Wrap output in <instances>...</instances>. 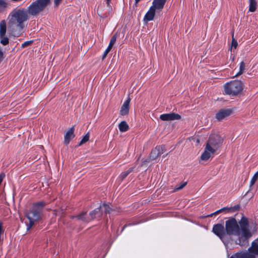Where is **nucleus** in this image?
Masks as SVG:
<instances>
[{
	"instance_id": "f257e3e1",
	"label": "nucleus",
	"mask_w": 258,
	"mask_h": 258,
	"mask_svg": "<svg viewBox=\"0 0 258 258\" xmlns=\"http://www.w3.org/2000/svg\"><path fill=\"white\" fill-rule=\"evenodd\" d=\"M225 231L227 235L236 236L235 244L244 248L248 246V239L254 233L250 229L248 219L244 216H242L238 222L233 217L226 221Z\"/></svg>"
},
{
	"instance_id": "f03ea898",
	"label": "nucleus",
	"mask_w": 258,
	"mask_h": 258,
	"mask_svg": "<svg viewBox=\"0 0 258 258\" xmlns=\"http://www.w3.org/2000/svg\"><path fill=\"white\" fill-rule=\"evenodd\" d=\"M46 203L40 201L33 205L31 209L27 214V217L29 220L27 225V229H30L34 224V223L40 220L41 218L42 212Z\"/></svg>"
},
{
	"instance_id": "7ed1b4c3",
	"label": "nucleus",
	"mask_w": 258,
	"mask_h": 258,
	"mask_svg": "<svg viewBox=\"0 0 258 258\" xmlns=\"http://www.w3.org/2000/svg\"><path fill=\"white\" fill-rule=\"evenodd\" d=\"M256 255H258V238L252 242L247 251H238L229 258H256Z\"/></svg>"
},
{
	"instance_id": "20e7f679",
	"label": "nucleus",
	"mask_w": 258,
	"mask_h": 258,
	"mask_svg": "<svg viewBox=\"0 0 258 258\" xmlns=\"http://www.w3.org/2000/svg\"><path fill=\"white\" fill-rule=\"evenodd\" d=\"M166 0H153L152 5L144 17V20L147 22L154 19L156 13L161 12L164 8Z\"/></svg>"
},
{
	"instance_id": "39448f33",
	"label": "nucleus",
	"mask_w": 258,
	"mask_h": 258,
	"mask_svg": "<svg viewBox=\"0 0 258 258\" xmlns=\"http://www.w3.org/2000/svg\"><path fill=\"white\" fill-rule=\"evenodd\" d=\"M223 94L231 96L238 95L242 90V83L240 81H231L224 86Z\"/></svg>"
},
{
	"instance_id": "423d86ee",
	"label": "nucleus",
	"mask_w": 258,
	"mask_h": 258,
	"mask_svg": "<svg viewBox=\"0 0 258 258\" xmlns=\"http://www.w3.org/2000/svg\"><path fill=\"white\" fill-rule=\"evenodd\" d=\"M51 3V0H36L28 8V12L32 16H36L42 12Z\"/></svg>"
},
{
	"instance_id": "0eeeda50",
	"label": "nucleus",
	"mask_w": 258,
	"mask_h": 258,
	"mask_svg": "<svg viewBox=\"0 0 258 258\" xmlns=\"http://www.w3.org/2000/svg\"><path fill=\"white\" fill-rule=\"evenodd\" d=\"M223 139L218 135H212L207 141L206 146L212 148L215 152L222 145Z\"/></svg>"
},
{
	"instance_id": "6e6552de",
	"label": "nucleus",
	"mask_w": 258,
	"mask_h": 258,
	"mask_svg": "<svg viewBox=\"0 0 258 258\" xmlns=\"http://www.w3.org/2000/svg\"><path fill=\"white\" fill-rule=\"evenodd\" d=\"M28 19V12L23 9L17 10V29L20 28L22 30L24 27V22Z\"/></svg>"
},
{
	"instance_id": "1a4fd4ad",
	"label": "nucleus",
	"mask_w": 258,
	"mask_h": 258,
	"mask_svg": "<svg viewBox=\"0 0 258 258\" xmlns=\"http://www.w3.org/2000/svg\"><path fill=\"white\" fill-rule=\"evenodd\" d=\"M166 151L165 145L157 146L154 149H152L150 155V159L155 160L158 157L164 153Z\"/></svg>"
},
{
	"instance_id": "9d476101",
	"label": "nucleus",
	"mask_w": 258,
	"mask_h": 258,
	"mask_svg": "<svg viewBox=\"0 0 258 258\" xmlns=\"http://www.w3.org/2000/svg\"><path fill=\"white\" fill-rule=\"evenodd\" d=\"M212 232L221 239H222L226 234L225 227L222 224H215L213 227Z\"/></svg>"
},
{
	"instance_id": "9b49d317",
	"label": "nucleus",
	"mask_w": 258,
	"mask_h": 258,
	"mask_svg": "<svg viewBox=\"0 0 258 258\" xmlns=\"http://www.w3.org/2000/svg\"><path fill=\"white\" fill-rule=\"evenodd\" d=\"M233 112V110L231 108L221 109L216 114L215 118L218 121H221L226 119Z\"/></svg>"
},
{
	"instance_id": "f8f14e48",
	"label": "nucleus",
	"mask_w": 258,
	"mask_h": 258,
	"mask_svg": "<svg viewBox=\"0 0 258 258\" xmlns=\"http://www.w3.org/2000/svg\"><path fill=\"white\" fill-rule=\"evenodd\" d=\"M8 30L13 32L16 27V9L13 10L8 17Z\"/></svg>"
},
{
	"instance_id": "ddd939ff",
	"label": "nucleus",
	"mask_w": 258,
	"mask_h": 258,
	"mask_svg": "<svg viewBox=\"0 0 258 258\" xmlns=\"http://www.w3.org/2000/svg\"><path fill=\"white\" fill-rule=\"evenodd\" d=\"M239 209H240V206L238 205H236L234 207H231L230 208L224 207L221 209H219V210L216 211V212H215L211 214L208 215L207 216V217H211L213 215H217L222 212H225L226 213H231V212H235V211H238L239 210Z\"/></svg>"
},
{
	"instance_id": "4468645a",
	"label": "nucleus",
	"mask_w": 258,
	"mask_h": 258,
	"mask_svg": "<svg viewBox=\"0 0 258 258\" xmlns=\"http://www.w3.org/2000/svg\"><path fill=\"white\" fill-rule=\"evenodd\" d=\"M181 118V117L179 114L174 112L164 113L160 115V118L163 121L179 120Z\"/></svg>"
},
{
	"instance_id": "2eb2a0df",
	"label": "nucleus",
	"mask_w": 258,
	"mask_h": 258,
	"mask_svg": "<svg viewBox=\"0 0 258 258\" xmlns=\"http://www.w3.org/2000/svg\"><path fill=\"white\" fill-rule=\"evenodd\" d=\"M75 127L74 126L70 128L66 132L64 137V144L66 145H68L70 141L75 137L74 135Z\"/></svg>"
},
{
	"instance_id": "dca6fc26",
	"label": "nucleus",
	"mask_w": 258,
	"mask_h": 258,
	"mask_svg": "<svg viewBox=\"0 0 258 258\" xmlns=\"http://www.w3.org/2000/svg\"><path fill=\"white\" fill-rule=\"evenodd\" d=\"M215 153V152L214 149L209 148L206 146L204 152L203 153L201 156V159L202 160L207 161L211 157V155L214 154Z\"/></svg>"
},
{
	"instance_id": "f3484780",
	"label": "nucleus",
	"mask_w": 258,
	"mask_h": 258,
	"mask_svg": "<svg viewBox=\"0 0 258 258\" xmlns=\"http://www.w3.org/2000/svg\"><path fill=\"white\" fill-rule=\"evenodd\" d=\"M130 101L131 98L128 97L121 106L120 110V114L121 115L124 116L128 114L129 112Z\"/></svg>"
},
{
	"instance_id": "a211bd4d",
	"label": "nucleus",
	"mask_w": 258,
	"mask_h": 258,
	"mask_svg": "<svg viewBox=\"0 0 258 258\" xmlns=\"http://www.w3.org/2000/svg\"><path fill=\"white\" fill-rule=\"evenodd\" d=\"M102 215V212H101L100 207L96 208L89 213V216L91 220L96 218H100Z\"/></svg>"
},
{
	"instance_id": "6ab92c4d",
	"label": "nucleus",
	"mask_w": 258,
	"mask_h": 258,
	"mask_svg": "<svg viewBox=\"0 0 258 258\" xmlns=\"http://www.w3.org/2000/svg\"><path fill=\"white\" fill-rule=\"evenodd\" d=\"M76 218L78 220H82L85 222H89L91 220L89 215L88 216L87 215L86 212H82L81 214L77 215Z\"/></svg>"
},
{
	"instance_id": "aec40b11",
	"label": "nucleus",
	"mask_w": 258,
	"mask_h": 258,
	"mask_svg": "<svg viewBox=\"0 0 258 258\" xmlns=\"http://www.w3.org/2000/svg\"><path fill=\"white\" fill-rule=\"evenodd\" d=\"M7 30V24L5 20H3L0 22V37L5 36Z\"/></svg>"
},
{
	"instance_id": "412c9836",
	"label": "nucleus",
	"mask_w": 258,
	"mask_h": 258,
	"mask_svg": "<svg viewBox=\"0 0 258 258\" xmlns=\"http://www.w3.org/2000/svg\"><path fill=\"white\" fill-rule=\"evenodd\" d=\"M118 128L121 132H125L128 130L129 126L125 121H122L118 125Z\"/></svg>"
},
{
	"instance_id": "4be33fe9",
	"label": "nucleus",
	"mask_w": 258,
	"mask_h": 258,
	"mask_svg": "<svg viewBox=\"0 0 258 258\" xmlns=\"http://www.w3.org/2000/svg\"><path fill=\"white\" fill-rule=\"evenodd\" d=\"M257 8V3L255 0H249V11L254 12Z\"/></svg>"
},
{
	"instance_id": "5701e85b",
	"label": "nucleus",
	"mask_w": 258,
	"mask_h": 258,
	"mask_svg": "<svg viewBox=\"0 0 258 258\" xmlns=\"http://www.w3.org/2000/svg\"><path fill=\"white\" fill-rule=\"evenodd\" d=\"M100 208L101 209V212H103V211L105 214H109L112 211V209L110 207V206L105 203L100 205Z\"/></svg>"
},
{
	"instance_id": "b1692460",
	"label": "nucleus",
	"mask_w": 258,
	"mask_h": 258,
	"mask_svg": "<svg viewBox=\"0 0 258 258\" xmlns=\"http://www.w3.org/2000/svg\"><path fill=\"white\" fill-rule=\"evenodd\" d=\"M134 168L135 167H131L127 170L121 172L119 176V178H120L121 180H123L131 172L134 170Z\"/></svg>"
},
{
	"instance_id": "393cba45",
	"label": "nucleus",
	"mask_w": 258,
	"mask_h": 258,
	"mask_svg": "<svg viewBox=\"0 0 258 258\" xmlns=\"http://www.w3.org/2000/svg\"><path fill=\"white\" fill-rule=\"evenodd\" d=\"M8 7L6 0H0V13L4 12Z\"/></svg>"
},
{
	"instance_id": "a878e982",
	"label": "nucleus",
	"mask_w": 258,
	"mask_h": 258,
	"mask_svg": "<svg viewBox=\"0 0 258 258\" xmlns=\"http://www.w3.org/2000/svg\"><path fill=\"white\" fill-rule=\"evenodd\" d=\"M245 63L243 61H241L239 64V71L237 74L235 75L236 77L239 76L241 75L244 71L245 70Z\"/></svg>"
},
{
	"instance_id": "bb28decb",
	"label": "nucleus",
	"mask_w": 258,
	"mask_h": 258,
	"mask_svg": "<svg viewBox=\"0 0 258 258\" xmlns=\"http://www.w3.org/2000/svg\"><path fill=\"white\" fill-rule=\"evenodd\" d=\"M89 140V134L88 133L86 134L78 143V146H81L82 144L85 143Z\"/></svg>"
},
{
	"instance_id": "cd10ccee",
	"label": "nucleus",
	"mask_w": 258,
	"mask_h": 258,
	"mask_svg": "<svg viewBox=\"0 0 258 258\" xmlns=\"http://www.w3.org/2000/svg\"><path fill=\"white\" fill-rule=\"evenodd\" d=\"M258 179V171L254 174L250 182V187L251 188Z\"/></svg>"
},
{
	"instance_id": "c85d7f7f",
	"label": "nucleus",
	"mask_w": 258,
	"mask_h": 258,
	"mask_svg": "<svg viewBox=\"0 0 258 258\" xmlns=\"http://www.w3.org/2000/svg\"><path fill=\"white\" fill-rule=\"evenodd\" d=\"M187 184L186 182H182L179 184H177L175 186V191H177L183 188Z\"/></svg>"
},
{
	"instance_id": "c756f323",
	"label": "nucleus",
	"mask_w": 258,
	"mask_h": 258,
	"mask_svg": "<svg viewBox=\"0 0 258 258\" xmlns=\"http://www.w3.org/2000/svg\"><path fill=\"white\" fill-rule=\"evenodd\" d=\"M33 40L25 41L21 44V46L20 47L22 49L25 48V47L30 45L33 43Z\"/></svg>"
},
{
	"instance_id": "7c9ffc66",
	"label": "nucleus",
	"mask_w": 258,
	"mask_h": 258,
	"mask_svg": "<svg viewBox=\"0 0 258 258\" xmlns=\"http://www.w3.org/2000/svg\"><path fill=\"white\" fill-rule=\"evenodd\" d=\"M1 38V43L4 45H6L9 43V39L7 37L3 36Z\"/></svg>"
},
{
	"instance_id": "2f4dec72",
	"label": "nucleus",
	"mask_w": 258,
	"mask_h": 258,
	"mask_svg": "<svg viewBox=\"0 0 258 258\" xmlns=\"http://www.w3.org/2000/svg\"><path fill=\"white\" fill-rule=\"evenodd\" d=\"M140 222H130V223H128L126 224H125L123 227H122V229L121 230V231H122L123 230H124V229L127 226H133V225H137L138 224H139Z\"/></svg>"
},
{
	"instance_id": "473e14b6",
	"label": "nucleus",
	"mask_w": 258,
	"mask_h": 258,
	"mask_svg": "<svg viewBox=\"0 0 258 258\" xmlns=\"http://www.w3.org/2000/svg\"><path fill=\"white\" fill-rule=\"evenodd\" d=\"M234 34H233V35ZM238 45V43H237V41L236 40H235L234 38H233V36H232V42H231V48H230V49L231 50L232 49V47H234V48H236L237 47Z\"/></svg>"
},
{
	"instance_id": "72a5a7b5",
	"label": "nucleus",
	"mask_w": 258,
	"mask_h": 258,
	"mask_svg": "<svg viewBox=\"0 0 258 258\" xmlns=\"http://www.w3.org/2000/svg\"><path fill=\"white\" fill-rule=\"evenodd\" d=\"M116 41V34H115L111 38L109 43L114 45Z\"/></svg>"
},
{
	"instance_id": "f704fd0d",
	"label": "nucleus",
	"mask_w": 258,
	"mask_h": 258,
	"mask_svg": "<svg viewBox=\"0 0 258 258\" xmlns=\"http://www.w3.org/2000/svg\"><path fill=\"white\" fill-rule=\"evenodd\" d=\"M3 232L4 230H3V223L0 221V240L1 239V235Z\"/></svg>"
},
{
	"instance_id": "c9c22d12",
	"label": "nucleus",
	"mask_w": 258,
	"mask_h": 258,
	"mask_svg": "<svg viewBox=\"0 0 258 258\" xmlns=\"http://www.w3.org/2000/svg\"><path fill=\"white\" fill-rule=\"evenodd\" d=\"M5 177V174L4 173H1L0 174V185H1V183L4 179V178Z\"/></svg>"
},
{
	"instance_id": "e433bc0d",
	"label": "nucleus",
	"mask_w": 258,
	"mask_h": 258,
	"mask_svg": "<svg viewBox=\"0 0 258 258\" xmlns=\"http://www.w3.org/2000/svg\"><path fill=\"white\" fill-rule=\"evenodd\" d=\"M61 1L62 0H54V7H57Z\"/></svg>"
},
{
	"instance_id": "4c0bfd02",
	"label": "nucleus",
	"mask_w": 258,
	"mask_h": 258,
	"mask_svg": "<svg viewBox=\"0 0 258 258\" xmlns=\"http://www.w3.org/2000/svg\"><path fill=\"white\" fill-rule=\"evenodd\" d=\"M109 52V51L107 50H105V51L103 53V54L102 55V59H104L107 56V55L108 54V53Z\"/></svg>"
},
{
	"instance_id": "58836bf2",
	"label": "nucleus",
	"mask_w": 258,
	"mask_h": 258,
	"mask_svg": "<svg viewBox=\"0 0 258 258\" xmlns=\"http://www.w3.org/2000/svg\"><path fill=\"white\" fill-rule=\"evenodd\" d=\"M111 1V0H106V2L107 7H108L110 9H111V6L110 5Z\"/></svg>"
},
{
	"instance_id": "ea45409f",
	"label": "nucleus",
	"mask_w": 258,
	"mask_h": 258,
	"mask_svg": "<svg viewBox=\"0 0 258 258\" xmlns=\"http://www.w3.org/2000/svg\"><path fill=\"white\" fill-rule=\"evenodd\" d=\"M230 59H231L232 61H234L235 59V56L233 54H231Z\"/></svg>"
},
{
	"instance_id": "a19ab883",
	"label": "nucleus",
	"mask_w": 258,
	"mask_h": 258,
	"mask_svg": "<svg viewBox=\"0 0 258 258\" xmlns=\"http://www.w3.org/2000/svg\"><path fill=\"white\" fill-rule=\"evenodd\" d=\"M111 49L112 48L111 47H109L108 46L107 48L106 49L108 50L109 51H110Z\"/></svg>"
},
{
	"instance_id": "79ce46f5",
	"label": "nucleus",
	"mask_w": 258,
	"mask_h": 258,
	"mask_svg": "<svg viewBox=\"0 0 258 258\" xmlns=\"http://www.w3.org/2000/svg\"><path fill=\"white\" fill-rule=\"evenodd\" d=\"M113 45H112V44H111L109 43V45H108V47H111V48H112V47H113Z\"/></svg>"
},
{
	"instance_id": "37998d69",
	"label": "nucleus",
	"mask_w": 258,
	"mask_h": 258,
	"mask_svg": "<svg viewBox=\"0 0 258 258\" xmlns=\"http://www.w3.org/2000/svg\"><path fill=\"white\" fill-rule=\"evenodd\" d=\"M141 0H135V4H137L139 2H140Z\"/></svg>"
},
{
	"instance_id": "c03bdc74",
	"label": "nucleus",
	"mask_w": 258,
	"mask_h": 258,
	"mask_svg": "<svg viewBox=\"0 0 258 258\" xmlns=\"http://www.w3.org/2000/svg\"><path fill=\"white\" fill-rule=\"evenodd\" d=\"M167 155V154H166V155L163 156V157H166V156Z\"/></svg>"
}]
</instances>
